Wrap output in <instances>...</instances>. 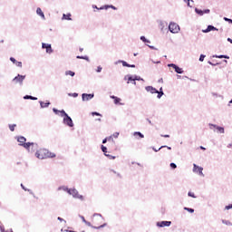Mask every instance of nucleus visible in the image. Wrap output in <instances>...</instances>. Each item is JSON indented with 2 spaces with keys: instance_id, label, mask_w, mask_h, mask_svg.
Masks as SVG:
<instances>
[{
  "instance_id": "39",
  "label": "nucleus",
  "mask_w": 232,
  "mask_h": 232,
  "mask_svg": "<svg viewBox=\"0 0 232 232\" xmlns=\"http://www.w3.org/2000/svg\"><path fill=\"white\" fill-rule=\"evenodd\" d=\"M111 137H114V139H117L119 137V132H114Z\"/></svg>"
},
{
  "instance_id": "56",
  "label": "nucleus",
  "mask_w": 232,
  "mask_h": 232,
  "mask_svg": "<svg viewBox=\"0 0 232 232\" xmlns=\"http://www.w3.org/2000/svg\"><path fill=\"white\" fill-rule=\"evenodd\" d=\"M161 148H166V146H161L160 149H161Z\"/></svg>"
},
{
  "instance_id": "7",
  "label": "nucleus",
  "mask_w": 232,
  "mask_h": 232,
  "mask_svg": "<svg viewBox=\"0 0 232 232\" xmlns=\"http://www.w3.org/2000/svg\"><path fill=\"white\" fill-rule=\"evenodd\" d=\"M25 78L26 76L18 74L14 78L13 81L15 82L16 83L18 82L19 84H23V81H24Z\"/></svg>"
},
{
  "instance_id": "47",
  "label": "nucleus",
  "mask_w": 232,
  "mask_h": 232,
  "mask_svg": "<svg viewBox=\"0 0 232 232\" xmlns=\"http://www.w3.org/2000/svg\"><path fill=\"white\" fill-rule=\"evenodd\" d=\"M203 14H209V9L204 10Z\"/></svg>"
},
{
  "instance_id": "29",
  "label": "nucleus",
  "mask_w": 232,
  "mask_h": 232,
  "mask_svg": "<svg viewBox=\"0 0 232 232\" xmlns=\"http://www.w3.org/2000/svg\"><path fill=\"white\" fill-rule=\"evenodd\" d=\"M53 113H55V115H59V113H60V115H61V111H59V110L53 108Z\"/></svg>"
},
{
  "instance_id": "4",
  "label": "nucleus",
  "mask_w": 232,
  "mask_h": 232,
  "mask_svg": "<svg viewBox=\"0 0 232 232\" xmlns=\"http://www.w3.org/2000/svg\"><path fill=\"white\" fill-rule=\"evenodd\" d=\"M47 155H48V150L46 149H40L35 153V157H37V159H40L42 160L43 159H47Z\"/></svg>"
},
{
  "instance_id": "52",
  "label": "nucleus",
  "mask_w": 232,
  "mask_h": 232,
  "mask_svg": "<svg viewBox=\"0 0 232 232\" xmlns=\"http://www.w3.org/2000/svg\"><path fill=\"white\" fill-rule=\"evenodd\" d=\"M200 150H206V148H204L203 146H200Z\"/></svg>"
},
{
  "instance_id": "15",
  "label": "nucleus",
  "mask_w": 232,
  "mask_h": 232,
  "mask_svg": "<svg viewBox=\"0 0 232 232\" xmlns=\"http://www.w3.org/2000/svg\"><path fill=\"white\" fill-rule=\"evenodd\" d=\"M82 101H90L91 99H93V94L83 93L82 95Z\"/></svg>"
},
{
  "instance_id": "19",
  "label": "nucleus",
  "mask_w": 232,
  "mask_h": 232,
  "mask_svg": "<svg viewBox=\"0 0 232 232\" xmlns=\"http://www.w3.org/2000/svg\"><path fill=\"white\" fill-rule=\"evenodd\" d=\"M72 14H67L63 15V19H65L66 21H72Z\"/></svg>"
},
{
  "instance_id": "42",
  "label": "nucleus",
  "mask_w": 232,
  "mask_h": 232,
  "mask_svg": "<svg viewBox=\"0 0 232 232\" xmlns=\"http://www.w3.org/2000/svg\"><path fill=\"white\" fill-rule=\"evenodd\" d=\"M225 209H232V204H230V205L225 207Z\"/></svg>"
},
{
  "instance_id": "64",
  "label": "nucleus",
  "mask_w": 232,
  "mask_h": 232,
  "mask_svg": "<svg viewBox=\"0 0 232 232\" xmlns=\"http://www.w3.org/2000/svg\"><path fill=\"white\" fill-rule=\"evenodd\" d=\"M98 121H101V119H98Z\"/></svg>"
},
{
  "instance_id": "9",
  "label": "nucleus",
  "mask_w": 232,
  "mask_h": 232,
  "mask_svg": "<svg viewBox=\"0 0 232 232\" xmlns=\"http://www.w3.org/2000/svg\"><path fill=\"white\" fill-rule=\"evenodd\" d=\"M169 66L170 68H173L176 73H184V71L182 70V68L177 66L175 63H170L169 64Z\"/></svg>"
},
{
  "instance_id": "13",
  "label": "nucleus",
  "mask_w": 232,
  "mask_h": 232,
  "mask_svg": "<svg viewBox=\"0 0 232 232\" xmlns=\"http://www.w3.org/2000/svg\"><path fill=\"white\" fill-rule=\"evenodd\" d=\"M203 170L204 169L202 167H198L197 164H194L193 171H195V173H199V175H202Z\"/></svg>"
},
{
  "instance_id": "57",
  "label": "nucleus",
  "mask_w": 232,
  "mask_h": 232,
  "mask_svg": "<svg viewBox=\"0 0 232 232\" xmlns=\"http://www.w3.org/2000/svg\"><path fill=\"white\" fill-rule=\"evenodd\" d=\"M168 148V150H171V147H167Z\"/></svg>"
},
{
  "instance_id": "55",
  "label": "nucleus",
  "mask_w": 232,
  "mask_h": 232,
  "mask_svg": "<svg viewBox=\"0 0 232 232\" xmlns=\"http://www.w3.org/2000/svg\"><path fill=\"white\" fill-rule=\"evenodd\" d=\"M164 137H165V138H169V135H165Z\"/></svg>"
},
{
  "instance_id": "37",
  "label": "nucleus",
  "mask_w": 232,
  "mask_h": 232,
  "mask_svg": "<svg viewBox=\"0 0 232 232\" xmlns=\"http://www.w3.org/2000/svg\"><path fill=\"white\" fill-rule=\"evenodd\" d=\"M121 63L122 66H126L127 68H128V66H130V64L124 61H121Z\"/></svg>"
},
{
  "instance_id": "54",
  "label": "nucleus",
  "mask_w": 232,
  "mask_h": 232,
  "mask_svg": "<svg viewBox=\"0 0 232 232\" xmlns=\"http://www.w3.org/2000/svg\"><path fill=\"white\" fill-rule=\"evenodd\" d=\"M87 226H92L91 222H86Z\"/></svg>"
},
{
  "instance_id": "59",
  "label": "nucleus",
  "mask_w": 232,
  "mask_h": 232,
  "mask_svg": "<svg viewBox=\"0 0 232 232\" xmlns=\"http://www.w3.org/2000/svg\"><path fill=\"white\" fill-rule=\"evenodd\" d=\"M149 123L151 124V121H149Z\"/></svg>"
},
{
  "instance_id": "31",
  "label": "nucleus",
  "mask_w": 232,
  "mask_h": 232,
  "mask_svg": "<svg viewBox=\"0 0 232 232\" xmlns=\"http://www.w3.org/2000/svg\"><path fill=\"white\" fill-rule=\"evenodd\" d=\"M105 157H108L111 160H115V156H111L110 154H105Z\"/></svg>"
},
{
  "instance_id": "33",
  "label": "nucleus",
  "mask_w": 232,
  "mask_h": 232,
  "mask_svg": "<svg viewBox=\"0 0 232 232\" xmlns=\"http://www.w3.org/2000/svg\"><path fill=\"white\" fill-rule=\"evenodd\" d=\"M140 40L143 41V43H150V40H147L145 36H141Z\"/></svg>"
},
{
  "instance_id": "35",
  "label": "nucleus",
  "mask_w": 232,
  "mask_h": 232,
  "mask_svg": "<svg viewBox=\"0 0 232 232\" xmlns=\"http://www.w3.org/2000/svg\"><path fill=\"white\" fill-rule=\"evenodd\" d=\"M188 197H192V198H197V197L195 196V193L193 192H188Z\"/></svg>"
},
{
  "instance_id": "14",
  "label": "nucleus",
  "mask_w": 232,
  "mask_h": 232,
  "mask_svg": "<svg viewBox=\"0 0 232 232\" xmlns=\"http://www.w3.org/2000/svg\"><path fill=\"white\" fill-rule=\"evenodd\" d=\"M11 63H13L14 64H16V66H18L19 68H23V63L21 62H17V60H15V58L11 57L10 58Z\"/></svg>"
},
{
  "instance_id": "63",
  "label": "nucleus",
  "mask_w": 232,
  "mask_h": 232,
  "mask_svg": "<svg viewBox=\"0 0 232 232\" xmlns=\"http://www.w3.org/2000/svg\"><path fill=\"white\" fill-rule=\"evenodd\" d=\"M230 103H232V100L230 101Z\"/></svg>"
},
{
  "instance_id": "51",
  "label": "nucleus",
  "mask_w": 232,
  "mask_h": 232,
  "mask_svg": "<svg viewBox=\"0 0 232 232\" xmlns=\"http://www.w3.org/2000/svg\"><path fill=\"white\" fill-rule=\"evenodd\" d=\"M208 63H210L212 66H217V64H214V63H211V62H208Z\"/></svg>"
},
{
  "instance_id": "21",
  "label": "nucleus",
  "mask_w": 232,
  "mask_h": 232,
  "mask_svg": "<svg viewBox=\"0 0 232 232\" xmlns=\"http://www.w3.org/2000/svg\"><path fill=\"white\" fill-rule=\"evenodd\" d=\"M111 140H113V137H112V136H110V137H108V138H105V139L102 140V144H106L107 141L110 142V141H111Z\"/></svg>"
},
{
  "instance_id": "41",
  "label": "nucleus",
  "mask_w": 232,
  "mask_h": 232,
  "mask_svg": "<svg viewBox=\"0 0 232 232\" xmlns=\"http://www.w3.org/2000/svg\"><path fill=\"white\" fill-rule=\"evenodd\" d=\"M92 115H96L98 117H101V113H99V112H92Z\"/></svg>"
},
{
  "instance_id": "6",
  "label": "nucleus",
  "mask_w": 232,
  "mask_h": 232,
  "mask_svg": "<svg viewBox=\"0 0 232 232\" xmlns=\"http://www.w3.org/2000/svg\"><path fill=\"white\" fill-rule=\"evenodd\" d=\"M67 192L69 193V195H72V197H74L76 198H81L82 200V196H79V192L77 191V189H75V188L68 189L67 188Z\"/></svg>"
},
{
  "instance_id": "10",
  "label": "nucleus",
  "mask_w": 232,
  "mask_h": 232,
  "mask_svg": "<svg viewBox=\"0 0 232 232\" xmlns=\"http://www.w3.org/2000/svg\"><path fill=\"white\" fill-rule=\"evenodd\" d=\"M42 48L46 50V53H53V50L52 49V44H42Z\"/></svg>"
},
{
  "instance_id": "53",
  "label": "nucleus",
  "mask_w": 232,
  "mask_h": 232,
  "mask_svg": "<svg viewBox=\"0 0 232 232\" xmlns=\"http://www.w3.org/2000/svg\"><path fill=\"white\" fill-rule=\"evenodd\" d=\"M58 220H60V222H63V218H58Z\"/></svg>"
},
{
  "instance_id": "26",
  "label": "nucleus",
  "mask_w": 232,
  "mask_h": 232,
  "mask_svg": "<svg viewBox=\"0 0 232 232\" xmlns=\"http://www.w3.org/2000/svg\"><path fill=\"white\" fill-rule=\"evenodd\" d=\"M65 75H71V77H73L75 75V72H73L72 71H67L65 72Z\"/></svg>"
},
{
  "instance_id": "5",
  "label": "nucleus",
  "mask_w": 232,
  "mask_h": 232,
  "mask_svg": "<svg viewBox=\"0 0 232 232\" xmlns=\"http://www.w3.org/2000/svg\"><path fill=\"white\" fill-rule=\"evenodd\" d=\"M169 30L171 34H179L180 32V26L175 23H170L169 25Z\"/></svg>"
},
{
  "instance_id": "23",
  "label": "nucleus",
  "mask_w": 232,
  "mask_h": 232,
  "mask_svg": "<svg viewBox=\"0 0 232 232\" xmlns=\"http://www.w3.org/2000/svg\"><path fill=\"white\" fill-rule=\"evenodd\" d=\"M195 12H196V14H198V15H203V14H204V11H202V10H200V9H198V8H196V9H195Z\"/></svg>"
},
{
  "instance_id": "1",
  "label": "nucleus",
  "mask_w": 232,
  "mask_h": 232,
  "mask_svg": "<svg viewBox=\"0 0 232 232\" xmlns=\"http://www.w3.org/2000/svg\"><path fill=\"white\" fill-rule=\"evenodd\" d=\"M17 141L20 142V146H24L25 148V150H28V151H30V148H37V144L34 143V142H27L26 143V138L23 137V136H19L17 138Z\"/></svg>"
},
{
  "instance_id": "8",
  "label": "nucleus",
  "mask_w": 232,
  "mask_h": 232,
  "mask_svg": "<svg viewBox=\"0 0 232 232\" xmlns=\"http://www.w3.org/2000/svg\"><path fill=\"white\" fill-rule=\"evenodd\" d=\"M158 227H169L171 221H160L157 223Z\"/></svg>"
},
{
  "instance_id": "11",
  "label": "nucleus",
  "mask_w": 232,
  "mask_h": 232,
  "mask_svg": "<svg viewBox=\"0 0 232 232\" xmlns=\"http://www.w3.org/2000/svg\"><path fill=\"white\" fill-rule=\"evenodd\" d=\"M94 8H96L97 10H108V8H111L112 10H117V7H115L113 5H103L100 8L97 7V5H95Z\"/></svg>"
},
{
  "instance_id": "46",
  "label": "nucleus",
  "mask_w": 232,
  "mask_h": 232,
  "mask_svg": "<svg viewBox=\"0 0 232 232\" xmlns=\"http://www.w3.org/2000/svg\"><path fill=\"white\" fill-rule=\"evenodd\" d=\"M72 97H79V94L77 92H74L72 94Z\"/></svg>"
},
{
  "instance_id": "61",
  "label": "nucleus",
  "mask_w": 232,
  "mask_h": 232,
  "mask_svg": "<svg viewBox=\"0 0 232 232\" xmlns=\"http://www.w3.org/2000/svg\"><path fill=\"white\" fill-rule=\"evenodd\" d=\"M134 56H137V53H134Z\"/></svg>"
},
{
  "instance_id": "2",
  "label": "nucleus",
  "mask_w": 232,
  "mask_h": 232,
  "mask_svg": "<svg viewBox=\"0 0 232 232\" xmlns=\"http://www.w3.org/2000/svg\"><path fill=\"white\" fill-rule=\"evenodd\" d=\"M61 117H64L63 118L64 124H66L70 128H73V121L72 120V118L70 116H68V113H66V111H64V110H63L61 111Z\"/></svg>"
},
{
  "instance_id": "32",
  "label": "nucleus",
  "mask_w": 232,
  "mask_h": 232,
  "mask_svg": "<svg viewBox=\"0 0 232 232\" xmlns=\"http://www.w3.org/2000/svg\"><path fill=\"white\" fill-rule=\"evenodd\" d=\"M184 209H185L186 211H188V213H195V209H193V208H185Z\"/></svg>"
},
{
  "instance_id": "44",
  "label": "nucleus",
  "mask_w": 232,
  "mask_h": 232,
  "mask_svg": "<svg viewBox=\"0 0 232 232\" xmlns=\"http://www.w3.org/2000/svg\"><path fill=\"white\" fill-rule=\"evenodd\" d=\"M130 81H132L134 82V84H135V81H137V79H133L132 77H129V82Z\"/></svg>"
},
{
  "instance_id": "45",
  "label": "nucleus",
  "mask_w": 232,
  "mask_h": 232,
  "mask_svg": "<svg viewBox=\"0 0 232 232\" xmlns=\"http://www.w3.org/2000/svg\"><path fill=\"white\" fill-rule=\"evenodd\" d=\"M101 227H104V225L99 226V227H94L95 229H101Z\"/></svg>"
},
{
  "instance_id": "48",
  "label": "nucleus",
  "mask_w": 232,
  "mask_h": 232,
  "mask_svg": "<svg viewBox=\"0 0 232 232\" xmlns=\"http://www.w3.org/2000/svg\"><path fill=\"white\" fill-rule=\"evenodd\" d=\"M21 187L23 188V189H24V191H28V189H26V188L23 184H21Z\"/></svg>"
},
{
  "instance_id": "25",
  "label": "nucleus",
  "mask_w": 232,
  "mask_h": 232,
  "mask_svg": "<svg viewBox=\"0 0 232 232\" xmlns=\"http://www.w3.org/2000/svg\"><path fill=\"white\" fill-rule=\"evenodd\" d=\"M24 99H31V101H37V98H35L34 96H30V95L24 96Z\"/></svg>"
},
{
  "instance_id": "27",
  "label": "nucleus",
  "mask_w": 232,
  "mask_h": 232,
  "mask_svg": "<svg viewBox=\"0 0 232 232\" xmlns=\"http://www.w3.org/2000/svg\"><path fill=\"white\" fill-rule=\"evenodd\" d=\"M215 57H217L218 59H229V56H226V55H216Z\"/></svg>"
},
{
  "instance_id": "12",
  "label": "nucleus",
  "mask_w": 232,
  "mask_h": 232,
  "mask_svg": "<svg viewBox=\"0 0 232 232\" xmlns=\"http://www.w3.org/2000/svg\"><path fill=\"white\" fill-rule=\"evenodd\" d=\"M213 30L218 32V29L213 25H208V28L205 30H202V32H203V34H208Z\"/></svg>"
},
{
  "instance_id": "50",
  "label": "nucleus",
  "mask_w": 232,
  "mask_h": 232,
  "mask_svg": "<svg viewBox=\"0 0 232 232\" xmlns=\"http://www.w3.org/2000/svg\"><path fill=\"white\" fill-rule=\"evenodd\" d=\"M227 41H228V43H231V44H232V39L231 38H227Z\"/></svg>"
},
{
  "instance_id": "36",
  "label": "nucleus",
  "mask_w": 232,
  "mask_h": 232,
  "mask_svg": "<svg viewBox=\"0 0 232 232\" xmlns=\"http://www.w3.org/2000/svg\"><path fill=\"white\" fill-rule=\"evenodd\" d=\"M78 59H84L85 61H88V56H77Z\"/></svg>"
},
{
  "instance_id": "62",
  "label": "nucleus",
  "mask_w": 232,
  "mask_h": 232,
  "mask_svg": "<svg viewBox=\"0 0 232 232\" xmlns=\"http://www.w3.org/2000/svg\"><path fill=\"white\" fill-rule=\"evenodd\" d=\"M118 177H121V174H118Z\"/></svg>"
},
{
  "instance_id": "22",
  "label": "nucleus",
  "mask_w": 232,
  "mask_h": 232,
  "mask_svg": "<svg viewBox=\"0 0 232 232\" xmlns=\"http://www.w3.org/2000/svg\"><path fill=\"white\" fill-rule=\"evenodd\" d=\"M111 99L114 100L115 104H119L121 102V98H118L117 96H111Z\"/></svg>"
},
{
  "instance_id": "30",
  "label": "nucleus",
  "mask_w": 232,
  "mask_h": 232,
  "mask_svg": "<svg viewBox=\"0 0 232 232\" xmlns=\"http://www.w3.org/2000/svg\"><path fill=\"white\" fill-rule=\"evenodd\" d=\"M139 136V137H140V139H144V135L142 134V133H140V132H134V136Z\"/></svg>"
},
{
  "instance_id": "18",
  "label": "nucleus",
  "mask_w": 232,
  "mask_h": 232,
  "mask_svg": "<svg viewBox=\"0 0 232 232\" xmlns=\"http://www.w3.org/2000/svg\"><path fill=\"white\" fill-rule=\"evenodd\" d=\"M40 106L41 108H48V106H50V102H40Z\"/></svg>"
},
{
  "instance_id": "43",
  "label": "nucleus",
  "mask_w": 232,
  "mask_h": 232,
  "mask_svg": "<svg viewBox=\"0 0 232 232\" xmlns=\"http://www.w3.org/2000/svg\"><path fill=\"white\" fill-rule=\"evenodd\" d=\"M97 72H98V73L101 72H102V67L99 66V67L97 68Z\"/></svg>"
},
{
  "instance_id": "34",
  "label": "nucleus",
  "mask_w": 232,
  "mask_h": 232,
  "mask_svg": "<svg viewBox=\"0 0 232 232\" xmlns=\"http://www.w3.org/2000/svg\"><path fill=\"white\" fill-rule=\"evenodd\" d=\"M204 59H206V55L201 54L199 57V61L202 63V62H204Z\"/></svg>"
},
{
  "instance_id": "58",
  "label": "nucleus",
  "mask_w": 232,
  "mask_h": 232,
  "mask_svg": "<svg viewBox=\"0 0 232 232\" xmlns=\"http://www.w3.org/2000/svg\"><path fill=\"white\" fill-rule=\"evenodd\" d=\"M80 52H82V48L80 49Z\"/></svg>"
},
{
  "instance_id": "24",
  "label": "nucleus",
  "mask_w": 232,
  "mask_h": 232,
  "mask_svg": "<svg viewBox=\"0 0 232 232\" xmlns=\"http://www.w3.org/2000/svg\"><path fill=\"white\" fill-rule=\"evenodd\" d=\"M16 124H11V125H9V130H10V131H15V128H16Z\"/></svg>"
},
{
  "instance_id": "60",
  "label": "nucleus",
  "mask_w": 232,
  "mask_h": 232,
  "mask_svg": "<svg viewBox=\"0 0 232 232\" xmlns=\"http://www.w3.org/2000/svg\"><path fill=\"white\" fill-rule=\"evenodd\" d=\"M185 1H187L188 3H189V0H185Z\"/></svg>"
},
{
  "instance_id": "40",
  "label": "nucleus",
  "mask_w": 232,
  "mask_h": 232,
  "mask_svg": "<svg viewBox=\"0 0 232 232\" xmlns=\"http://www.w3.org/2000/svg\"><path fill=\"white\" fill-rule=\"evenodd\" d=\"M224 21H227L228 23H231L232 24V20L227 18V17H224Z\"/></svg>"
},
{
  "instance_id": "38",
  "label": "nucleus",
  "mask_w": 232,
  "mask_h": 232,
  "mask_svg": "<svg viewBox=\"0 0 232 232\" xmlns=\"http://www.w3.org/2000/svg\"><path fill=\"white\" fill-rule=\"evenodd\" d=\"M170 168H172V169H176L177 164H175V163H170Z\"/></svg>"
},
{
  "instance_id": "16",
  "label": "nucleus",
  "mask_w": 232,
  "mask_h": 232,
  "mask_svg": "<svg viewBox=\"0 0 232 232\" xmlns=\"http://www.w3.org/2000/svg\"><path fill=\"white\" fill-rule=\"evenodd\" d=\"M213 128H216V130L218 131V133H224V127H219L215 124H210Z\"/></svg>"
},
{
  "instance_id": "20",
  "label": "nucleus",
  "mask_w": 232,
  "mask_h": 232,
  "mask_svg": "<svg viewBox=\"0 0 232 232\" xmlns=\"http://www.w3.org/2000/svg\"><path fill=\"white\" fill-rule=\"evenodd\" d=\"M47 159H55V153L47 150Z\"/></svg>"
},
{
  "instance_id": "28",
  "label": "nucleus",
  "mask_w": 232,
  "mask_h": 232,
  "mask_svg": "<svg viewBox=\"0 0 232 232\" xmlns=\"http://www.w3.org/2000/svg\"><path fill=\"white\" fill-rule=\"evenodd\" d=\"M102 151H103L104 155H106V153H108V149L104 147V145H102Z\"/></svg>"
},
{
  "instance_id": "49",
  "label": "nucleus",
  "mask_w": 232,
  "mask_h": 232,
  "mask_svg": "<svg viewBox=\"0 0 232 232\" xmlns=\"http://www.w3.org/2000/svg\"><path fill=\"white\" fill-rule=\"evenodd\" d=\"M128 68H135V64H130V66H128Z\"/></svg>"
},
{
  "instance_id": "3",
  "label": "nucleus",
  "mask_w": 232,
  "mask_h": 232,
  "mask_svg": "<svg viewBox=\"0 0 232 232\" xmlns=\"http://www.w3.org/2000/svg\"><path fill=\"white\" fill-rule=\"evenodd\" d=\"M145 89L147 92H150V93H158V99H160V97L164 95L162 88L160 89V92L152 86H147Z\"/></svg>"
},
{
  "instance_id": "17",
  "label": "nucleus",
  "mask_w": 232,
  "mask_h": 232,
  "mask_svg": "<svg viewBox=\"0 0 232 232\" xmlns=\"http://www.w3.org/2000/svg\"><path fill=\"white\" fill-rule=\"evenodd\" d=\"M36 14H37L38 15H40V17H42L43 19H44V13H43V10L41 9V7H38V8L36 9Z\"/></svg>"
}]
</instances>
